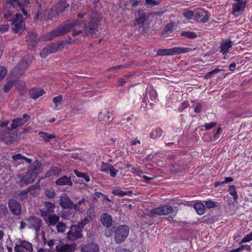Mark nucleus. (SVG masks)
Here are the masks:
<instances>
[{
	"instance_id": "f257e3e1",
	"label": "nucleus",
	"mask_w": 252,
	"mask_h": 252,
	"mask_svg": "<svg viewBox=\"0 0 252 252\" xmlns=\"http://www.w3.org/2000/svg\"><path fill=\"white\" fill-rule=\"evenodd\" d=\"M129 227L126 224H120L118 223H114L113 226L105 230V236L110 237L113 236L116 244H121L124 242L129 233Z\"/></svg>"
},
{
	"instance_id": "f03ea898",
	"label": "nucleus",
	"mask_w": 252,
	"mask_h": 252,
	"mask_svg": "<svg viewBox=\"0 0 252 252\" xmlns=\"http://www.w3.org/2000/svg\"><path fill=\"white\" fill-rule=\"evenodd\" d=\"M42 172V167L40 161L36 160L33 163L29 166L26 175L18 174L17 177L20 179L19 183L21 185H28L34 182L37 175Z\"/></svg>"
},
{
	"instance_id": "7ed1b4c3",
	"label": "nucleus",
	"mask_w": 252,
	"mask_h": 252,
	"mask_svg": "<svg viewBox=\"0 0 252 252\" xmlns=\"http://www.w3.org/2000/svg\"><path fill=\"white\" fill-rule=\"evenodd\" d=\"M82 23V22L79 20H72L68 21L66 23H63L57 26L51 32L47 33L46 34V40H51L54 37L64 35L77 25Z\"/></svg>"
},
{
	"instance_id": "20e7f679",
	"label": "nucleus",
	"mask_w": 252,
	"mask_h": 252,
	"mask_svg": "<svg viewBox=\"0 0 252 252\" xmlns=\"http://www.w3.org/2000/svg\"><path fill=\"white\" fill-rule=\"evenodd\" d=\"M91 221L87 218H85L77 222V224H72L69 231L66 233V238L70 241H75L83 237V229L85 226Z\"/></svg>"
},
{
	"instance_id": "39448f33",
	"label": "nucleus",
	"mask_w": 252,
	"mask_h": 252,
	"mask_svg": "<svg viewBox=\"0 0 252 252\" xmlns=\"http://www.w3.org/2000/svg\"><path fill=\"white\" fill-rule=\"evenodd\" d=\"M151 15H152V13L146 12L142 8L138 9L135 11L134 13V26L138 29H142L143 31H145L146 30L145 25L150 24L149 21Z\"/></svg>"
},
{
	"instance_id": "423d86ee",
	"label": "nucleus",
	"mask_w": 252,
	"mask_h": 252,
	"mask_svg": "<svg viewBox=\"0 0 252 252\" xmlns=\"http://www.w3.org/2000/svg\"><path fill=\"white\" fill-rule=\"evenodd\" d=\"M12 25V30L14 33L21 34L26 28V24L23 21L22 14L17 13L15 16L9 20Z\"/></svg>"
},
{
	"instance_id": "0eeeda50",
	"label": "nucleus",
	"mask_w": 252,
	"mask_h": 252,
	"mask_svg": "<svg viewBox=\"0 0 252 252\" xmlns=\"http://www.w3.org/2000/svg\"><path fill=\"white\" fill-rule=\"evenodd\" d=\"M174 212L173 208L169 205H161L157 208L151 209L148 214L150 217L156 216L166 215Z\"/></svg>"
},
{
	"instance_id": "6e6552de",
	"label": "nucleus",
	"mask_w": 252,
	"mask_h": 252,
	"mask_svg": "<svg viewBox=\"0 0 252 252\" xmlns=\"http://www.w3.org/2000/svg\"><path fill=\"white\" fill-rule=\"evenodd\" d=\"M14 252H33L32 244L25 240L17 239L14 247Z\"/></svg>"
},
{
	"instance_id": "1a4fd4ad",
	"label": "nucleus",
	"mask_w": 252,
	"mask_h": 252,
	"mask_svg": "<svg viewBox=\"0 0 252 252\" xmlns=\"http://www.w3.org/2000/svg\"><path fill=\"white\" fill-rule=\"evenodd\" d=\"M26 41L30 50H33L37 46L40 41L38 34L33 32H29L26 36Z\"/></svg>"
},
{
	"instance_id": "9d476101",
	"label": "nucleus",
	"mask_w": 252,
	"mask_h": 252,
	"mask_svg": "<svg viewBox=\"0 0 252 252\" xmlns=\"http://www.w3.org/2000/svg\"><path fill=\"white\" fill-rule=\"evenodd\" d=\"M98 21L94 18H91L88 24H84V30L86 35L93 36L97 31Z\"/></svg>"
},
{
	"instance_id": "9b49d317",
	"label": "nucleus",
	"mask_w": 252,
	"mask_h": 252,
	"mask_svg": "<svg viewBox=\"0 0 252 252\" xmlns=\"http://www.w3.org/2000/svg\"><path fill=\"white\" fill-rule=\"evenodd\" d=\"M30 62L27 57H24L18 62L17 65L14 68V71L18 75H22L26 71Z\"/></svg>"
},
{
	"instance_id": "f8f14e48",
	"label": "nucleus",
	"mask_w": 252,
	"mask_h": 252,
	"mask_svg": "<svg viewBox=\"0 0 252 252\" xmlns=\"http://www.w3.org/2000/svg\"><path fill=\"white\" fill-rule=\"evenodd\" d=\"M27 220L29 223L28 227L30 229H34L35 232L37 233L42 225V220L36 216H31Z\"/></svg>"
},
{
	"instance_id": "ddd939ff",
	"label": "nucleus",
	"mask_w": 252,
	"mask_h": 252,
	"mask_svg": "<svg viewBox=\"0 0 252 252\" xmlns=\"http://www.w3.org/2000/svg\"><path fill=\"white\" fill-rule=\"evenodd\" d=\"M8 206L10 211L15 216L21 214L22 207L20 202L15 199H10L8 201Z\"/></svg>"
},
{
	"instance_id": "4468645a",
	"label": "nucleus",
	"mask_w": 252,
	"mask_h": 252,
	"mask_svg": "<svg viewBox=\"0 0 252 252\" xmlns=\"http://www.w3.org/2000/svg\"><path fill=\"white\" fill-rule=\"evenodd\" d=\"M31 117L28 114H24L23 118L18 117L12 120V123L10 125V127H7L9 131L16 128L19 126L24 125L27 122L30 120Z\"/></svg>"
},
{
	"instance_id": "2eb2a0df",
	"label": "nucleus",
	"mask_w": 252,
	"mask_h": 252,
	"mask_svg": "<svg viewBox=\"0 0 252 252\" xmlns=\"http://www.w3.org/2000/svg\"><path fill=\"white\" fill-rule=\"evenodd\" d=\"M194 20L202 23L206 22L209 20L208 11L201 8L194 9Z\"/></svg>"
},
{
	"instance_id": "dca6fc26",
	"label": "nucleus",
	"mask_w": 252,
	"mask_h": 252,
	"mask_svg": "<svg viewBox=\"0 0 252 252\" xmlns=\"http://www.w3.org/2000/svg\"><path fill=\"white\" fill-rule=\"evenodd\" d=\"M76 249L77 245L74 243L64 244L60 242L56 246L55 250L57 252H74Z\"/></svg>"
},
{
	"instance_id": "f3484780",
	"label": "nucleus",
	"mask_w": 252,
	"mask_h": 252,
	"mask_svg": "<svg viewBox=\"0 0 252 252\" xmlns=\"http://www.w3.org/2000/svg\"><path fill=\"white\" fill-rule=\"evenodd\" d=\"M99 247L97 243L92 242L84 245L81 248V252H98Z\"/></svg>"
},
{
	"instance_id": "a211bd4d",
	"label": "nucleus",
	"mask_w": 252,
	"mask_h": 252,
	"mask_svg": "<svg viewBox=\"0 0 252 252\" xmlns=\"http://www.w3.org/2000/svg\"><path fill=\"white\" fill-rule=\"evenodd\" d=\"M100 221L102 225L108 229L112 226L113 219L112 216L107 213L102 214L100 217Z\"/></svg>"
},
{
	"instance_id": "6ab92c4d",
	"label": "nucleus",
	"mask_w": 252,
	"mask_h": 252,
	"mask_svg": "<svg viewBox=\"0 0 252 252\" xmlns=\"http://www.w3.org/2000/svg\"><path fill=\"white\" fill-rule=\"evenodd\" d=\"M72 204V201L71 200L68 196L64 193L60 199V205L64 209H69L70 205Z\"/></svg>"
},
{
	"instance_id": "aec40b11",
	"label": "nucleus",
	"mask_w": 252,
	"mask_h": 252,
	"mask_svg": "<svg viewBox=\"0 0 252 252\" xmlns=\"http://www.w3.org/2000/svg\"><path fill=\"white\" fill-rule=\"evenodd\" d=\"M0 137L1 139L7 145L12 144L16 142L17 140L16 136L12 135L9 132L6 133L4 134L1 133Z\"/></svg>"
},
{
	"instance_id": "412c9836",
	"label": "nucleus",
	"mask_w": 252,
	"mask_h": 252,
	"mask_svg": "<svg viewBox=\"0 0 252 252\" xmlns=\"http://www.w3.org/2000/svg\"><path fill=\"white\" fill-rule=\"evenodd\" d=\"M64 44L63 41H60L59 43H52L47 45L51 54L55 53L61 50L64 48Z\"/></svg>"
},
{
	"instance_id": "4be33fe9",
	"label": "nucleus",
	"mask_w": 252,
	"mask_h": 252,
	"mask_svg": "<svg viewBox=\"0 0 252 252\" xmlns=\"http://www.w3.org/2000/svg\"><path fill=\"white\" fill-rule=\"evenodd\" d=\"M13 197L15 199L19 201H25L28 198L27 192L25 190H18L13 194Z\"/></svg>"
},
{
	"instance_id": "5701e85b",
	"label": "nucleus",
	"mask_w": 252,
	"mask_h": 252,
	"mask_svg": "<svg viewBox=\"0 0 252 252\" xmlns=\"http://www.w3.org/2000/svg\"><path fill=\"white\" fill-rule=\"evenodd\" d=\"M45 92L42 89L33 88L30 90L29 94L30 97L35 100L42 95Z\"/></svg>"
},
{
	"instance_id": "b1692460",
	"label": "nucleus",
	"mask_w": 252,
	"mask_h": 252,
	"mask_svg": "<svg viewBox=\"0 0 252 252\" xmlns=\"http://www.w3.org/2000/svg\"><path fill=\"white\" fill-rule=\"evenodd\" d=\"M55 183L57 185L59 186L67 185L69 186H72L73 184L71 180V178L67 177L66 175H64L58 179L56 180Z\"/></svg>"
},
{
	"instance_id": "393cba45",
	"label": "nucleus",
	"mask_w": 252,
	"mask_h": 252,
	"mask_svg": "<svg viewBox=\"0 0 252 252\" xmlns=\"http://www.w3.org/2000/svg\"><path fill=\"white\" fill-rule=\"evenodd\" d=\"M246 5V0L238 1L232 4V13L242 11L245 9Z\"/></svg>"
},
{
	"instance_id": "a878e982",
	"label": "nucleus",
	"mask_w": 252,
	"mask_h": 252,
	"mask_svg": "<svg viewBox=\"0 0 252 252\" xmlns=\"http://www.w3.org/2000/svg\"><path fill=\"white\" fill-rule=\"evenodd\" d=\"M232 42L230 39L221 43L220 52L223 55L227 54L229 52V49L232 47Z\"/></svg>"
},
{
	"instance_id": "bb28decb",
	"label": "nucleus",
	"mask_w": 252,
	"mask_h": 252,
	"mask_svg": "<svg viewBox=\"0 0 252 252\" xmlns=\"http://www.w3.org/2000/svg\"><path fill=\"white\" fill-rule=\"evenodd\" d=\"M68 6L69 4L66 0H61L56 6L55 11L58 14L63 13Z\"/></svg>"
},
{
	"instance_id": "cd10ccee",
	"label": "nucleus",
	"mask_w": 252,
	"mask_h": 252,
	"mask_svg": "<svg viewBox=\"0 0 252 252\" xmlns=\"http://www.w3.org/2000/svg\"><path fill=\"white\" fill-rule=\"evenodd\" d=\"M174 48L172 47L168 49H158L157 51L156 56H174Z\"/></svg>"
},
{
	"instance_id": "c85d7f7f",
	"label": "nucleus",
	"mask_w": 252,
	"mask_h": 252,
	"mask_svg": "<svg viewBox=\"0 0 252 252\" xmlns=\"http://www.w3.org/2000/svg\"><path fill=\"white\" fill-rule=\"evenodd\" d=\"M62 171V169L57 166H51L50 170H49L45 174L44 178H48L52 176H57Z\"/></svg>"
},
{
	"instance_id": "c756f323",
	"label": "nucleus",
	"mask_w": 252,
	"mask_h": 252,
	"mask_svg": "<svg viewBox=\"0 0 252 252\" xmlns=\"http://www.w3.org/2000/svg\"><path fill=\"white\" fill-rule=\"evenodd\" d=\"M193 207L198 215H202L205 213V206L203 203L198 202L194 203Z\"/></svg>"
},
{
	"instance_id": "7c9ffc66",
	"label": "nucleus",
	"mask_w": 252,
	"mask_h": 252,
	"mask_svg": "<svg viewBox=\"0 0 252 252\" xmlns=\"http://www.w3.org/2000/svg\"><path fill=\"white\" fill-rule=\"evenodd\" d=\"M39 136L43 139L45 143L49 142L50 139H54L56 137V135L53 134H49L44 131H40L38 133Z\"/></svg>"
},
{
	"instance_id": "2f4dec72",
	"label": "nucleus",
	"mask_w": 252,
	"mask_h": 252,
	"mask_svg": "<svg viewBox=\"0 0 252 252\" xmlns=\"http://www.w3.org/2000/svg\"><path fill=\"white\" fill-rule=\"evenodd\" d=\"M163 133V131L160 127H157L150 132L149 136L152 139H156L161 136Z\"/></svg>"
},
{
	"instance_id": "473e14b6",
	"label": "nucleus",
	"mask_w": 252,
	"mask_h": 252,
	"mask_svg": "<svg viewBox=\"0 0 252 252\" xmlns=\"http://www.w3.org/2000/svg\"><path fill=\"white\" fill-rule=\"evenodd\" d=\"M109 111L106 109L101 110L98 115L99 121H106L110 118Z\"/></svg>"
},
{
	"instance_id": "72a5a7b5",
	"label": "nucleus",
	"mask_w": 252,
	"mask_h": 252,
	"mask_svg": "<svg viewBox=\"0 0 252 252\" xmlns=\"http://www.w3.org/2000/svg\"><path fill=\"white\" fill-rule=\"evenodd\" d=\"M174 55H179L183 53H188L192 51V49L189 47H174Z\"/></svg>"
},
{
	"instance_id": "f704fd0d",
	"label": "nucleus",
	"mask_w": 252,
	"mask_h": 252,
	"mask_svg": "<svg viewBox=\"0 0 252 252\" xmlns=\"http://www.w3.org/2000/svg\"><path fill=\"white\" fill-rule=\"evenodd\" d=\"M181 35L189 39H193L197 37V34L191 31H182L180 33Z\"/></svg>"
},
{
	"instance_id": "c9c22d12",
	"label": "nucleus",
	"mask_w": 252,
	"mask_h": 252,
	"mask_svg": "<svg viewBox=\"0 0 252 252\" xmlns=\"http://www.w3.org/2000/svg\"><path fill=\"white\" fill-rule=\"evenodd\" d=\"M112 193L115 195L119 196H124L125 195L130 196L132 194L133 192L131 190H128L126 191H123L122 190L117 189L112 190Z\"/></svg>"
},
{
	"instance_id": "e433bc0d",
	"label": "nucleus",
	"mask_w": 252,
	"mask_h": 252,
	"mask_svg": "<svg viewBox=\"0 0 252 252\" xmlns=\"http://www.w3.org/2000/svg\"><path fill=\"white\" fill-rule=\"evenodd\" d=\"M237 187L234 185H231L229 186L228 192L229 194L232 195L233 197L234 202H237L238 198V195L236 191Z\"/></svg>"
},
{
	"instance_id": "4c0bfd02",
	"label": "nucleus",
	"mask_w": 252,
	"mask_h": 252,
	"mask_svg": "<svg viewBox=\"0 0 252 252\" xmlns=\"http://www.w3.org/2000/svg\"><path fill=\"white\" fill-rule=\"evenodd\" d=\"M59 219V217L56 215H49L48 225L49 226L55 225L58 222Z\"/></svg>"
},
{
	"instance_id": "58836bf2",
	"label": "nucleus",
	"mask_w": 252,
	"mask_h": 252,
	"mask_svg": "<svg viewBox=\"0 0 252 252\" xmlns=\"http://www.w3.org/2000/svg\"><path fill=\"white\" fill-rule=\"evenodd\" d=\"M74 172L77 177L84 179L86 182H89L90 181V177L87 173L80 172L76 169Z\"/></svg>"
},
{
	"instance_id": "ea45409f",
	"label": "nucleus",
	"mask_w": 252,
	"mask_h": 252,
	"mask_svg": "<svg viewBox=\"0 0 252 252\" xmlns=\"http://www.w3.org/2000/svg\"><path fill=\"white\" fill-rule=\"evenodd\" d=\"M233 179L232 177H225L224 178V180L222 181H219L216 182L214 183V187L215 188H217L219 186H222L225 184L230 183L233 181Z\"/></svg>"
},
{
	"instance_id": "a19ab883",
	"label": "nucleus",
	"mask_w": 252,
	"mask_h": 252,
	"mask_svg": "<svg viewBox=\"0 0 252 252\" xmlns=\"http://www.w3.org/2000/svg\"><path fill=\"white\" fill-rule=\"evenodd\" d=\"M16 82V80H9L7 81L3 86V91L7 93H8L10 89L13 86L14 82Z\"/></svg>"
},
{
	"instance_id": "79ce46f5",
	"label": "nucleus",
	"mask_w": 252,
	"mask_h": 252,
	"mask_svg": "<svg viewBox=\"0 0 252 252\" xmlns=\"http://www.w3.org/2000/svg\"><path fill=\"white\" fill-rule=\"evenodd\" d=\"M72 210L69 209L68 211H63L61 216L64 219L73 217L75 215V212H72Z\"/></svg>"
},
{
	"instance_id": "37998d69",
	"label": "nucleus",
	"mask_w": 252,
	"mask_h": 252,
	"mask_svg": "<svg viewBox=\"0 0 252 252\" xmlns=\"http://www.w3.org/2000/svg\"><path fill=\"white\" fill-rule=\"evenodd\" d=\"M173 24L172 23H168L166 24L164 31H162V35L163 36H166V33L168 32H169L170 33H172L173 32Z\"/></svg>"
},
{
	"instance_id": "c03bdc74",
	"label": "nucleus",
	"mask_w": 252,
	"mask_h": 252,
	"mask_svg": "<svg viewBox=\"0 0 252 252\" xmlns=\"http://www.w3.org/2000/svg\"><path fill=\"white\" fill-rule=\"evenodd\" d=\"M45 194L49 198H53L56 195V192L53 188L47 189L44 191Z\"/></svg>"
},
{
	"instance_id": "a18cd8bd",
	"label": "nucleus",
	"mask_w": 252,
	"mask_h": 252,
	"mask_svg": "<svg viewBox=\"0 0 252 252\" xmlns=\"http://www.w3.org/2000/svg\"><path fill=\"white\" fill-rule=\"evenodd\" d=\"M222 70V69L216 68V69L207 73L205 75H204V76H203L204 78L205 79H209L212 77L213 75L218 73Z\"/></svg>"
},
{
	"instance_id": "49530a36",
	"label": "nucleus",
	"mask_w": 252,
	"mask_h": 252,
	"mask_svg": "<svg viewBox=\"0 0 252 252\" xmlns=\"http://www.w3.org/2000/svg\"><path fill=\"white\" fill-rule=\"evenodd\" d=\"M101 166L100 170L101 172H105L107 174L109 173L110 167L109 165H112V164L108 163H105L104 162H101Z\"/></svg>"
},
{
	"instance_id": "de8ad7c7",
	"label": "nucleus",
	"mask_w": 252,
	"mask_h": 252,
	"mask_svg": "<svg viewBox=\"0 0 252 252\" xmlns=\"http://www.w3.org/2000/svg\"><path fill=\"white\" fill-rule=\"evenodd\" d=\"M219 203L212 200H207L205 202L206 207L208 209L214 208L218 207Z\"/></svg>"
},
{
	"instance_id": "09e8293b",
	"label": "nucleus",
	"mask_w": 252,
	"mask_h": 252,
	"mask_svg": "<svg viewBox=\"0 0 252 252\" xmlns=\"http://www.w3.org/2000/svg\"><path fill=\"white\" fill-rule=\"evenodd\" d=\"M8 213V209L5 204L0 205V217L6 216Z\"/></svg>"
},
{
	"instance_id": "8fccbe9b",
	"label": "nucleus",
	"mask_w": 252,
	"mask_h": 252,
	"mask_svg": "<svg viewBox=\"0 0 252 252\" xmlns=\"http://www.w3.org/2000/svg\"><path fill=\"white\" fill-rule=\"evenodd\" d=\"M19 2V0H7L6 4L11 6L13 9H15L18 7Z\"/></svg>"
},
{
	"instance_id": "3c124183",
	"label": "nucleus",
	"mask_w": 252,
	"mask_h": 252,
	"mask_svg": "<svg viewBox=\"0 0 252 252\" xmlns=\"http://www.w3.org/2000/svg\"><path fill=\"white\" fill-rule=\"evenodd\" d=\"M51 53L50 52L49 49L48 48L47 46H46L41 51V52L40 53V57L42 58H46L49 54H51Z\"/></svg>"
},
{
	"instance_id": "603ef678",
	"label": "nucleus",
	"mask_w": 252,
	"mask_h": 252,
	"mask_svg": "<svg viewBox=\"0 0 252 252\" xmlns=\"http://www.w3.org/2000/svg\"><path fill=\"white\" fill-rule=\"evenodd\" d=\"M214 217L212 216L211 214L204 216L202 218L201 222L204 223H208L210 221H213L214 220Z\"/></svg>"
},
{
	"instance_id": "864d4df0",
	"label": "nucleus",
	"mask_w": 252,
	"mask_h": 252,
	"mask_svg": "<svg viewBox=\"0 0 252 252\" xmlns=\"http://www.w3.org/2000/svg\"><path fill=\"white\" fill-rule=\"evenodd\" d=\"M57 229L58 232H63L65 231L66 226L65 223L60 222L57 225Z\"/></svg>"
},
{
	"instance_id": "5fc2aeb1",
	"label": "nucleus",
	"mask_w": 252,
	"mask_h": 252,
	"mask_svg": "<svg viewBox=\"0 0 252 252\" xmlns=\"http://www.w3.org/2000/svg\"><path fill=\"white\" fill-rule=\"evenodd\" d=\"M252 240V232L247 234L245 237L243 238L239 243L240 244L248 242Z\"/></svg>"
},
{
	"instance_id": "6e6d98bb",
	"label": "nucleus",
	"mask_w": 252,
	"mask_h": 252,
	"mask_svg": "<svg viewBox=\"0 0 252 252\" xmlns=\"http://www.w3.org/2000/svg\"><path fill=\"white\" fill-rule=\"evenodd\" d=\"M184 16L188 20L194 18V10L193 11H188L184 13Z\"/></svg>"
},
{
	"instance_id": "4d7b16f0",
	"label": "nucleus",
	"mask_w": 252,
	"mask_h": 252,
	"mask_svg": "<svg viewBox=\"0 0 252 252\" xmlns=\"http://www.w3.org/2000/svg\"><path fill=\"white\" fill-rule=\"evenodd\" d=\"M55 205L54 203L47 201L45 202L44 208L48 211H54L53 209L55 208Z\"/></svg>"
},
{
	"instance_id": "13d9d810",
	"label": "nucleus",
	"mask_w": 252,
	"mask_h": 252,
	"mask_svg": "<svg viewBox=\"0 0 252 252\" xmlns=\"http://www.w3.org/2000/svg\"><path fill=\"white\" fill-rule=\"evenodd\" d=\"M7 73V69L3 66H0V81L5 76Z\"/></svg>"
},
{
	"instance_id": "bf43d9fd",
	"label": "nucleus",
	"mask_w": 252,
	"mask_h": 252,
	"mask_svg": "<svg viewBox=\"0 0 252 252\" xmlns=\"http://www.w3.org/2000/svg\"><path fill=\"white\" fill-rule=\"evenodd\" d=\"M39 188H40L39 185L38 184L36 183L33 185L30 186L29 187H28L27 189H26L25 190L26 192H27V194H28V193L30 192L32 190H35L36 189H38Z\"/></svg>"
},
{
	"instance_id": "052dcab7",
	"label": "nucleus",
	"mask_w": 252,
	"mask_h": 252,
	"mask_svg": "<svg viewBox=\"0 0 252 252\" xmlns=\"http://www.w3.org/2000/svg\"><path fill=\"white\" fill-rule=\"evenodd\" d=\"M149 94L152 100H156L158 96L157 91L154 89L149 91Z\"/></svg>"
},
{
	"instance_id": "680f3d73",
	"label": "nucleus",
	"mask_w": 252,
	"mask_h": 252,
	"mask_svg": "<svg viewBox=\"0 0 252 252\" xmlns=\"http://www.w3.org/2000/svg\"><path fill=\"white\" fill-rule=\"evenodd\" d=\"M36 3L37 4L38 9L36 12V13L34 17V20L38 19L39 16V14L40 13V11L41 10V4L40 2L38 1V0L36 1Z\"/></svg>"
},
{
	"instance_id": "e2e57ef3",
	"label": "nucleus",
	"mask_w": 252,
	"mask_h": 252,
	"mask_svg": "<svg viewBox=\"0 0 252 252\" xmlns=\"http://www.w3.org/2000/svg\"><path fill=\"white\" fill-rule=\"evenodd\" d=\"M62 96L61 95H59L57 96H56L53 98V101L55 104V107L56 108L58 106V104L60 103L62 101Z\"/></svg>"
},
{
	"instance_id": "0e129e2a",
	"label": "nucleus",
	"mask_w": 252,
	"mask_h": 252,
	"mask_svg": "<svg viewBox=\"0 0 252 252\" xmlns=\"http://www.w3.org/2000/svg\"><path fill=\"white\" fill-rule=\"evenodd\" d=\"M236 249H237V252H240V251H241L242 250H244L245 249H246L248 251H251V247L249 245H241L240 247L237 248Z\"/></svg>"
},
{
	"instance_id": "69168bd1",
	"label": "nucleus",
	"mask_w": 252,
	"mask_h": 252,
	"mask_svg": "<svg viewBox=\"0 0 252 252\" xmlns=\"http://www.w3.org/2000/svg\"><path fill=\"white\" fill-rule=\"evenodd\" d=\"M110 167L109 173H110V176L114 177L116 176L118 170H116L113 165H109Z\"/></svg>"
},
{
	"instance_id": "338daca9",
	"label": "nucleus",
	"mask_w": 252,
	"mask_h": 252,
	"mask_svg": "<svg viewBox=\"0 0 252 252\" xmlns=\"http://www.w3.org/2000/svg\"><path fill=\"white\" fill-rule=\"evenodd\" d=\"M14 13V11L12 10H8L6 12H5L3 15V17L5 19L8 20H10L9 18L12 17Z\"/></svg>"
},
{
	"instance_id": "774afa93",
	"label": "nucleus",
	"mask_w": 252,
	"mask_h": 252,
	"mask_svg": "<svg viewBox=\"0 0 252 252\" xmlns=\"http://www.w3.org/2000/svg\"><path fill=\"white\" fill-rule=\"evenodd\" d=\"M146 4L149 5H159L160 2L156 0H145Z\"/></svg>"
}]
</instances>
